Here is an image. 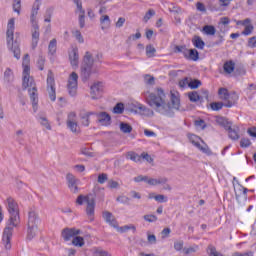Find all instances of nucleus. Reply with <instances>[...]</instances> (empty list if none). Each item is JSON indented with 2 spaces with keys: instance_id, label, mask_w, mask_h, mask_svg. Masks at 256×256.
I'll use <instances>...</instances> for the list:
<instances>
[{
  "instance_id": "nucleus-1",
  "label": "nucleus",
  "mask_w": 256,
  "mask_h": 256,
  "mask_svg": "<svg viewBox=\"0 0 256 256\" xmlns=\"http://www.w3.org/2000/svg\"><path fill=\"white\" fill-rule=\"evenodd\" d=\"M146 101L152 109L165 117H175V111L181 110V95L176 90L170 91L171 104L165 103V92L163 89H158L157 94L150 93Z\"/></svg>"
},
{
  "instance_id": "nucleus-2",
  "label": "nucleus",
  "mask_w": 256,
  "mask_h": 256,
  "mask_svg": "<svg viewBox=\"0 0 256 256\" xmlns=\"http://www.w3.org/2000/svg\"><path fill=\"white\" fill-rule=\"evenodd\" d=\"M30 59L29 54L24 55L22 67H23V81L22 87L23 89H28L30 95V101L32 103V107L34 112H37V105H39V94L37 93V86H35V80L31 77V67L29 66Z\"/></svg>"
},
{
  "instance_id": "nucleus-3",
  "label": "nucleus",
  "mask_w": 256,
  "mask_h": 256,
  "mask_svg": "<svg viewBox=\"0 0 256 256\" xmlns=\"http://www.w3.org/2000/svg\"><path fill=\"white\" fill-rule=\"evenodd\" d=\"M8 211L10 213L9 224L5 227L2 241L5 249H11V237H13V229L19 225V206L13 198L7 199Z\"/></svg>"
},
{
  "instance_id": "nucleus-4",
  "label": "nucleus",
  "mask_w": 256,
  "mask_h": 256,
  "mask_svg": "<svg viewBox=\"0 0 256 256\" xmlns=\"http://www.w3.org/2000/svg\"><path fill=\"white\" fill-rule=\"evenodd\" d=\"M99 189V187H95L93 193H89L86 196L79 195L76 199L78 205L86 203V215L89 217L90 221H93L95 217V199L97 198V191H99Z\"/></svg>"
},
{
  "instance_id": "nucleus-5",
  "label": "nucleus",
  "mask_w": 256,
  "mask_h": 256,
  "mask_svg": "<svg viewBox=\"0 0 256 256\" xmlns=\"http://www.w3.org/2000/svg\"><path fill=\"white\" fill-rule=\"evenodd\" d=\"M15 36V18H11L7 24L6 31V41L7 46L12 51L15 59H21V49L19 48V43L17 41H13Z\"/></svg>"
},
{
  "instance_id": "nucleus-6",
  "label": "nucleus",
  "mask_w": 256,
  "mask_h": 256,
  "mask_svg": "<svg viewBox=\"0 0 256 256\" xmlns=\"http://www.w3.org/2000/svg\"><path fill=\"white\" fill-rule=\"evenodd\" d=\"M94 63H95V60L93 59V55L91 54V52L87 51L83 57L82 65L80 68L81 70L80 77L83 83H86V81H89L92 73H97V71L93 70Z\"/></svg>"
},
{
  "instance_id": "nucleus-7",
  "label": "nucleus",
  "mask_w": 256,
  "mask_h": 256,
  "mask_svg": "<svg viewBox=\"0 0 256 256\" xmlns=\"http://www.w3.org/2000/svg\"><path fill=\"white\" fill-rule=\"evenodd\" d=\"M39 215L35 210H30L28 213V222H27V239L31 241L37 235L39 229Z\"/></svg>"
},
{
  "instance_id": "nucleus-8",
  "label": "nucleus",
  "mask_w": 256,
  "mask_h": 256,
  "mask_svg": "<svg viewBox=\"0 0 256 256\" xmlns=\"http://www.w3.org/2000/svg\"><path fill=\"white\" fill-rule=\"evenodd\" d=\"M218 95L220 99H222V101H226L224 107L228 108L233 107V105H235V103H237L239 99V96H237L235 92L231 94L229 93V90H227V88H219Z\"/></svg>"
},
{
  "instance_id": "nucleus-9",
  "label": "nucleus",
  "mask_w": 256,
  "mask_h": 256,
  "mask_svg": "<svg viewBox=\"0 0 256 256\" xmlns=\"http://www.w3.org/2000/svg\"><path fill=\"white\" fill-rule=\"evenodd\" d=\"M79 75L76 72H72L68 78V93L71 97H75L77 95V87H78Z\"/></svg>"
},
{
  "instance_id": "nucleus-10",
  "label": "nucleus",
  "mask_w": 256,
  "mask_h": 256,
  "mask_svg": "<svg viewBox=\"0 0 256 256\" xmlns=\"http://www.w3.org/2000/svg\"><path fill=\"white\" fill-rule=\"evenodd\" d=\"M47 91L51 101L57 99V94L55 92V78L53 77V71L49 70L47 75Z\"/></svg>"
},
{
  "instance_id": "nucleus-11",
  "label": "nucleus",
  "mask_w": 256,
  "mask_h": 256,
  "mask_svg": "<svg viewBox=\"0 0 256 256\" xmlns=\"http://www.w3.org/2000/svg\"><path fill=\"white\" fill-rule=\"evenodd\" d=\"M66 125L72 133H79V124H77V113L70 112L68 114Z\"/></svg>"
},
{
  "instance_id": "nucleus-12",
  "label": "nucleus",
  "mask_w": 256,
  "mask_h": 256,
  "mask_svg": "<svg viewBox=\"0 0 256 256\" xmlns=\"http://www.w3.org/2000/svg\"><path fill=\"white\" fill-rule=\"evenodd\" d=\"M77 235H81V230L76 228H64L61 232V237L64 241H71V239H75Z\"/></svg>"
},
{
  "instance_id": "nucleus-13",
  "label": "nucleus",
  "mask_w": 256,
  "mask_h": 256,
  "mask_svg": "<svg viewBox=\"0 0 256 256\" xmlns=\"http://www.w3.org/2000/svg\"><path fill=\"white\" fill-rule=\"evenodd\" d=\"M202 93L204 96L199 95V92L197 91H192L188 93V99L191 101V103H203L205 101L204 99H209V91L207 90H202Z\"/></svg>"
},
{
  "instance_id": "nucleus-14",
  "label": "nucleus",
  "mask_w": 256,
  "mask_h": 256,
  "mask_svg": "<svg viewBox=\"0 0 256 256\" xmlns=\"http://www.w3.org/2000/svg\"><path fill=\"white\" fill-rule=\"evenodd\" d=\"M91 99H101L103 96V82H96L90 88Z\"/></svg>"
},
{
  "instance_id": "nucleus-15",
  "label": "nucleus",
  "mask_w": 256,
  "mask_h": 256,
  "mask_svg": "<svg viewBox=\"0 0 256 256\" xmlns=\"http://www.w3.org/2000/svg\"><path fill=\"white\" fill-rule=\"evenodd\" d=\"M66 181L68 183V188L72 193H79V179H77L73 174L68 173L66 175Z\"/></svg>"
},
{
  "instance_id": "nucleus-16",
  "label": "nucleus",
  "mask_w": 256,
  "mask_h": 256,
  "mask_svg": "<svg viewBox=\"0 0 256 256\" xmlns=\"http://www.w3.org/2000/svg\"><path fill=\"white\" fill-rule=\"evenodd\" d=\"M103 219L110 225L111 227H114V229H117L119 227V224L117 223V219H115V216H113V213L109 211H104L102 213Z\"/></svg>"
},
{
  "instance_id": "nucleus-17",
  "label": "nucleus",
  "mask_w": 256,
  "mask_h": 256,
  "mask_svg": "<svg viewBox=\"0 0 256 256\" xmlns=\"http://www.w3.org/2000/svg\"><path fill=\"white\" fill-rule=\"evenodd\" d=\"M32 49H37V45H39V25L32 24Z\"/></svg>"
},
{
  "instance_id": "nucleus-18",
  "label": "nucleus",
  "mask_w": 256,
  "mask_h": 256,
  "mask_svg": "<svg viewBox=\"0 0 256 256\" xmlns=\"http://www.w3.org/2000/svg\"><path fill=\"white\" fill-rule=\"evenodd\" d=\"M69 59L72 67H77L79 65V49L73 48L69 53Z\"/></svg>"
},
{
  "instance_id": "nucleus-19",
  "label": "nucleus",
  "mask_w": 256,
  "mask_h": 256,
  "mask_svg": "<svg viewBox=\"0 0 256 256\" xmlns=\"http://www.w3.org/2000/svg\"><path fill=\"white\" fill-rule=\"evenodd\" d=\"M99 123L101 125H111V115H109L107 112H100L99 114H96Z\"/></svg>"
},
{
  "instance_id": "nucleus-20",
  "label": "nucleus",
  "mask_w": 256,
  "mask_h": 256,
  "mask_svg": "<svg viewBox=\"0 0 256 256\" xmlns=\"http://www.w3.org/2000/svg\"><path fill=\"white\" fill-rule=\"evenodd\" d=\"M39 7H41V3L39 2V0H36L33 4L30 17L32 25H37V21L35 20V18L37 17V13H39Z\"/></svg>"
},
{
  "instance_id": "nucleus-21",
  "label": "nucleus",
  "mask_w": 256,
  "mask_h": 256,
  "mask_svg": "<svg viewBox=\"0 0 256 256\" xmlns=\"http://www.w3.org/2000/svg\"><path fill=\"white\" fill-rule=\"evenodd\" d=\"M136 109H137V112H139L140 115H144V117H153V115H155L153 110L147 108V106H144L142 104H139L136 107Z\"/></svg>"
},
{
  "instance_id": "nucleus-22",
  "label": "nucleus",
  "mask_w": 256,
  "mask_h": 256,
  "mask_svg": "<svg viewBox=\"0 0 256 256\" xmlns=\"http://www.w3.org/2000/svg\"><path fill=\"white\" fill-rule=\"evenodd\" d=\"M192 43L194 47H196V49H200V50L205 49V42L203 41L201 36H194L192 38Z\"/></svg>"
},
{
  "instance_id": "nucleus-23",
  "label": "nucleus",
  "mask_w": 256,
  "mask_h": 256,
  "mask_svg": "<svg viewBox=\"0 0 256 256\" xmlns=\"http://www.w3.org/2000/svg\"><path fill=\"white\" fill-rule=\"evenodd\" d=\"M101 29L105 31V29H109L111 27V19L109 15H103L100 18Z\"/></svg>"
},
{
  "instance_id": "nucleus-24",
  "label": "nucleus",
  "mask_w": 256,
  "mask_h": 256,
  "mask_svg": "<svg viewBox=\"0 0 256 256\" xmlns=\"http://www.w3.org/2000/svg\"><path fill=\"white\" fill-rule=\"evenodd\" d=\"M218 125H221V127H224L226 131H229V129L232 128L233 123H231L227 118L220 117L217 119Z\"/></svg>"
},
{
  "instance_id": "nucleus-25",
  "label": "nucleus",
  "mask_w": 256,
  "mask_h": 256,
  "mask_svg": "<svg viewBox=\"0 0 256 256\" xmlns=\"http://www.w3.org/2000/svg\"><path fill=\"white\" fill-rule=\"evenodd\" d=\"M188 139H189L190 143H192V145H194V147H196V148H198L201 145V141L203 143H205L203 140H201V137H199L195 134H189Z\"/></svg>"
},
{
  "instance_id": "nucleus-26",
  "label": "nucleus",
  "mask_w": 256,
  "mask_h": 256,
  "mask_svg": "<svg viewBox=\"0 0 256 256\" xmlns=\"http://www.w3.org/2000/svg\"><path fill=\"white\" fill-rule=\"evenodd\" d=\"M223 69L225 73H228V75H231V73L235 71V62H233L232 60L225 62L223 65Z\"/></svg>"
},
{
  "instance_id": "nucleus-27",
  "label": "nucleus",
  "mask_w": 256,
  "mask_h": 256,
  "mask_svg": "<svg viewBox=\"0 0 256 256\" xmlns=\"http://www.w3.org/2000/svg\"><path fill=\"white\" fill-rule=\"evenodd\" d=\"M14 79L15 76L13 75V70H11V68H7L4 72V81H6V83H13Z\"/></svg>"
},
{
  "instance_id": "nucleus-28",
  "label": "nucleus",
  "mask_w": 256,
  "mask_h": 256,
  "mask_svg": "<svg viewBox=\"0 0 256 256\" xmlns=\"http://www.w3.org/2000/svg\"><path fill=\"white\" fill-rule=\"evenodd\" d=\"M186 59H190V61H199V52L197 49L188 50V55Z\"/></svg>"
},
{
  "instance_id": "nucleus-29",
  "label": "nucleus",
  "mask_w": 256,
  "mask_h": 256,
  "mask_svg": "<svg viewBox=\"0 0 256 256\" xmlns=\"http://www.w3.org/2000/svg\"><path fill=\"white\" fill-rule=\"evenodd\" d=\"M127 159L134 161V163H141V155L133 151L127 153Z\"/></svg>"
},
{
  "instance_id": "nucleus-30",
  "label": "nucleus",
  "mask_w": 256,
  "mask_h": 256,
  "mask_svg": "<svg viewBox=\"0 0 256 256\" xmlns=\"http://www.w3.org/2000/svg\"><path fill=\"white\" fill-rule=\"evenodd\" d=\"M72 245H74V247H83V245H85V239L76 235L72 240Z\"/></svg>"
},
{
  "instance_id": "nucleus-31",
  "label": "nucleus",
  "mask_w": 256,
  "mask_h": 256,
  "mask_svg": "<svg viewBox=\"0 0 256 256\" xmlns=\"http://www.w3.org/2000/svg\"><path fill=\"white\" fill-rule=\"evenodd\" d=\"M48 51L51 55L57 52V39H52L48 45Z\"/></svg>"
},
{
  "instance_id": "nucleus-32",
  "label": "nucleus",
  "mask_w": 256,
  "mask_h": 256,
  "mask_svg": "<svg viewBox=\"0 0 256 256\" xmlns=\"http://www.w3.org/2000/svg\"><path fill=\"white\" fill-rule=\"evenodd\" d=\"M39 123L42 127H45L48 131H51V124H49V120L45 116L39 117Z\"/></svg>"
},
{
  "instance_id": "nucleus-33",
  "label": "nucleus",
  "mask_w": 256,
  "mask_h": 256,
  "mask_svg": "<svg viewBox=\"0 0 256 256\" xmlns=\"http://www.w3.org/2000/svg\"><path fill=\"white\" fill-rule=\"evenodd\" d=\"M197 149H199V151H201L202 153H204L205 155L211 156L213 155V151H211V148H209V146L207 144H204V146H201V144L197 147Z\"/></svg>"
},
{
  "instance_id": "nucleus-34",
  "label": "nucleus",
  "mask_w": 256,
  "mask_h": 256,
  "mask_svg": "<svg viewBox=\"0 0 256 256\" xmlns=\"http://www.w3.org/2000/svg\"><path fill=\"white\" fill-rule=\"evenodd\" d=\"M203 31L206 35H215L217 30L215 29V26L213 25H206L203 27Z\"/></svg>"
},
{
  "instance_id": "nucleus-35",
  "label": "nucleus",
  "mask_w": 256,
  "mask_h": 256,
  "mask_svg": "<svg viewBox=\"0 0 256 256\" xmlns=\"http://www.w3.org/2000/svg\"><path fill=\"white\" fill-rule=\"evenodd\" d=\"M120 131H122V133H131V131H133V127L125 122H121Z\"/></svg>"
},
{
  "instance_id": "nucleus-36",
  "label": "nucleus",
  "mask_w": 256,
  "mask_h": 256,
  "mask_svg": "<svg viewBox=\"0 0 256 256\" xmlns=\"http://www.w3.org/2000/svg\"><path fill=\"white\" fill-rule=\"evenodd\" d=\"M125 111V105L123 103H117L115 107L113 108V113H116V115H121Z\"/></svg>"
},
{
  "instance_id": "nucleus-37",
  "label": "nucleus",
  "mask_w": 256,
  "mask_h": 256,
  "mask_svg": "<svg viewBox=\"0 0 256 256\" xmlns=\"http://www.w3.org/2000/svg\"><path fill=\"white\" fill-rule=\"evenodd\" d=\"M174 51L175 53H183L184 57L189 55V49H187L185 46H175Z\"/></svg>"
},
{
  "instance_id": "nucleus-38",
  "label": "nucleus",
  "mask_w": 256,
  "mask_h": 256,
  "mask_svg": "<svg viewBox=\"0 0 256 256\" xmlns=\"http://www.w3.org/2000/svg\"><path fill=\"white\" fill-rule=\"evenodd\" d=\"M210 107H211L212 111H221V109H223V107H225V103L213 102L210 104Z\"/></svg>"
},
{
  "instance_id": "nucleus-39",
  "label": "nucleus",
  "mask_w": 256,
  "mask_h": 256,
  "mask_svg": "<svg viewBox=\"0 0 256 256\" xmlns=\"http://www.w3.org/2000/svg\"><path fill=\"white\" fill-rule=\"evenodd\" d=\"M228 135H229V138L232 139V141L239 140V133L237 132V130H235L233 128H230L228 130Z\"/></svg>"
},
{
  "instance_id": "nucleus-40",
  "label": "nucleus",
  "mask_w": 256,
  "mask_h": 256,
  "mask_svg": "<svg viewBox=\"0 0 256 256\" xmlns=\"http://www.w3.org/2000/svg\"><path fill=\"white\" fill-rule=\"evenodd\" d=\"M188 87H190V89H198L201 87V82L200 80H191V78H189Z\"/></svg>"
},
{
  "instance_id": "nucleus-41",
  "label": "nucleus",
  "mask_w": 256,
  "mask_h": 256,
  "mask_svg": "<svg viewBox=\"0 0 256 256\" xmlns=\"http://www.w3.org/2000/svg\"><path fill=\"white\" fill-rule=\"evenodd\" d=\"M80 119H81V123H82V125H84V127H89V124L91 123V121L89 120V115H86L85 113H81Z\"/></svg>"
},
{
  "instance_id": "nucleus-42",
  "label": "nucleus",
  "mask_w": 256,
  "mask_h": 256,
  "mask_svg": "<svg viewBox=\"0 0 256 256\" xmlns=\"http://www.w3.org/2000/svg\"><path fill=\"white\" fill-rule=\"evenodd\" d=\"M13 11L17 13V15H21V0H14Z\"/></svg>"
},
{
  "instance_id": "nucleus-43",
  "label": "nucleus",
  "mask_w": 256,
  "mask_h": 256,
  "mask_svg": "<svg viewBox=\"0 0 256 256\" xmlns=\"http://www.w3.org/2000/svg\"><path fill=\"white\" fill-rule=\"evenodd\" d=\"M156 49L155 47H153V45H147L146 46V55L147 57H155V53H156Z\"/></svg>"
},
{
  "instance_id": "nucleus-44",
  "label": "nucleus",
  "mask_w": 256,
  "mask_h": 256,
  "mask_svg": "<svg viewBox=\"0 0 256 256\" xmlns=\"http://www.w3.org/2000/svg\"><path fill=\"white\" fill-rule=\"evenodd\" d=\"M144 221H147V223H155L157 221V216L153 214H146L143 216Z\"/></svg>"
},
{
  "instance_id": "nucleus-45",
  "label": "nucleus",
  "mask_w": 256,
  "mask_h": 256,
  "mask_svg": "<svg viewBox=\"0 0 256 256\" xmlns=\"http://www.w3.org/2000/svg\"><path fill=\"white\" fill-rule=\"evenodd\" d=\"M37 67L39 71H43L45 69V57L39 56L37 60Z\"/></svg>"
},
{
  "instance_id": "nucleus-46",
  "label": "nucleus",
  "mask_w": 256,
  "mask_h": 256,
  "mask_svg": "<svg viewBox=\"0 0 256 256\" xmlns=\"http://www.w3.org/2000/svg\"><path fill=\"white\" fill-rule=\"evenodd\" d=\"M52 15H53V8H48L46 10V13H45V16H44L45 23H51Z\"/></svg>"
},
{
  "instance_id": "nucleus-47",
  "label": "nucleus",
  "mask_w": 256,
  "mask_h": 256,
  "mask_svg": "<svg viewBox=\"0 0 256 256\" xmlns=\"http://www.w3.org/2000/svg\"><path fill=\"white\" fill-rule=\"evenodd\" d=\"M240 147L243 149H247V147H251V140L249 138H242L240 140Z\"/></svg>"
},
{
  "instance_id": "nucleus-48",
  "label": "nucleus",
  "mask_w": 256,
  "mask_h": 256,
  "mask_svg": "<svg viewBox=\"0 0 256 256\" xmlns=\"http://www.w3.org/2000/svg\"><path fill=\"white\" fill-rule=\"evenodd\" d=\"M195 127H198V129H205L207 127V123H205V120L199 119L194 121Z\"/></svg>"
},
{
  "instance_id": "nucleus-49",
  "label": "nucleus",
  "mask_w": 256,
  "mask_h": 256,
  "mask_svg": "<svg viewBox=\"0 0 256 256\" xmlns=\"http://www.w3.org/2000/svg\"><path fill=\"white\" fill-rule=\"evenodd\" d=\"M78 21L80 29H83L85 27V11H82V14H79Z\"/></svg>"
},
{
  "instance_id": "nucleus-50",
  "label": "nucleus",
  "mask_w": 256,
  "mask_h": 256,
  "mask_svg": "<svg viewBox=\"0 0 256 256\" xmlns=\"http://www.w3.org/2000/svg\"><path fill=\"white\" fill-rule=\"evenodd\" d=\"M74 37L77 39L78 43H84L85 40L83 39V35L81 34V31L76 30L73 32Z\"/></svg>"
},
{
  "instance_id": "nucleus-51",
  "label": "nucleus",
  "mask_w": 256,
  "mask_h": 256,
  "mask_svg": "<svg viewBox=\"0 0 256 256\" xmlns=\"http://www.w3.org/2000/svg\"><path fill=\"white\" fill-rule=\"evenodd\" d=\"M253 29H254L253 25H251V24L246 25L245 29L242 32V35H246V36L251 35L253 33Z\"/></svg>"
},
{
  "instance_id": "nucleus-52",
  "label": "nucleus",
  "mask_w": 256,
  "mask_h": 256,
  "mask_svg": "<svg viewBox=\"0 0 256 256\" xmlns=\"http://www.w3.org/2000/svg\"><path fill=\"white\" fill-rule=\"evenodd\" d=\"M155 16V10L153 9H150L148 10V12L145 14L144 18H143V21L145 23H147V21H149V19H151V17Z\"/></svg>"
},
{
  "instance_id": "nucleus-53",
  "label": "nucleus",
  "mask_w": 256,
  "mask_h": 256,
  "mask_svg": "<svg viewBox=\"0 0 256 256\" xmlns=\"http://www.w3.org/2000/svg\"><path fill=\"white\" fill-rule=\"evenodd\" d=\"M134 181H135V183H141V181H144V183H148L149 176L139 175V176L134 178Z\"/></svg>"
},
{
  "instance_id": "nucleus-54",
  "label": "nucleus",
  "mask_w": 256,
  "mask_h": 256,
  "mask_svg": "<svg viewBox=\"0 0 256 256\" xmlns=\"http://www.w3.org/2000/svg\"><path fill=\"white\" fill-rule=\"evenodd\" d=\"M155 201H158V203H167V197L163 194H158L154 196Z\"/></svg>"
},
{
  "instance_id": "nucleus-55",
  "label": "nucleus",
  "mask_w": 256,
  "mask_h": 256,
  "mask_svg": "<svg viewBox=\"0 0 256 256\" xmlns=\"http://www.w3.org/2000/svg\"><path fill=\"white\" fill-rule=\"evenodd\" d=\"M147 241L150 245H155V243H157V236H155V234H148Z\"/></svg>"
},
{
  "instance_id": "nucleus-56",
  "label": "nucleus",
  "mask_w": 256,
  "mask_h": 256,
  "mask_svg": "<svg viewBox=\"0 0 256 256\" xmlns=\"http://www.w3.org/2000/svg\"><path fill=\"white\" fill-rule=\"evenodd\" d=\"M108 179L109 178H108L106 173L99 174V176H98V183H100V185H103V183H106V181Z\"/></svg>"
},
{
  "instance_id": "nucleus-57",
  "label": "nucleus",
  "mask_w": 256,
  "mask_h": 256,
  "mask_svg": "<svg viewBox=\"0 0 256 256\" xmlns=\"http://www.w3.org/2000/svg\"><path fill=\"white\" fill-rule=\"evenodd\" d=\"M197 11H200L201 13H207V8H205V4L198 2L196 4Z\"/></svg>"
},
{
  "instance_id": "nucleus-58",
  "label": "nucleus",
  "mask_w": 256,
  "mask_h": 256,
  "mask_svg": "<svg viewBox=\"0 0 256 256\" xmlns=\"http://www.w3.org/2000/svg\"><path fill=\"white\" fill-rule=\"evenodd\" d=\"M187 85L189 86V78L186 77L179 81V87H181V89H185Z\"/></svg>"
},
{
  "instance_id": "nucleus-59",
  "label": "nucleus",
  "mask_w": 256,
  "mask_h": 256,
  "mask_svg": "<svg viewBox=\"0 0 256 256\" xmlns=\"http://www.w3.org/2000/svg\"><path fill=\"white\" fill-rule=\"evenodd\" d=\"M141 159H145V161H147L148 163H153V158L151 157V155L143 152L141 155H140Z\"/></svg>"
},
{
  "instance_id": "nucleus-60",
  "label": "nucleus",
  "mask_w": 256,
  "mask_h": 256,
  "mask_svg": "<svg viewBox=\"0 0 256 256\" xmlns=\"http://www.w3.org/2000/svg\"><path fill=\"white\" fill-rule=\"evenodd\" d=\"M248 47H251V49H255V47H256V37L255 36L249 38Z\"/></svg>"
},
{
  "instance_id": "nucleus-61",
  "label": "nucleus",
  "mask_w": 256,
  "mask_h": 256,
  "mask_svg": "<svg viewBox=\"0 0 256 256\" xmlns=\"http://www.w3.org/2000/svg\"><path fill=\"white\" fill-rule=\"evenodd\" d=\"M167 181V177H158L156 178V185H165Z\"/></svg>"
},
{
  "instance_id": "nucleus-62",
  "label": "nucleus",
  "mask_w": 256,
  "mask_h": 256,
  "mask_svg": "<svg viewBox=\"0 0 256 256\" xmlns=\"http://www.w3.org/2000/svg\"><path fill=\"white\" fill-rule=\"evenodd\" d=\"M253 255H254L253 251H248V252H244V253L236 252L234 254V256H253Z\"/></svg>"
},
{
  "instance_id": "nucleus-63",
  "label": "nucleus",
  "mask_w": 256,
  "mask_h": 256,
  "mask_svg": "<svg viewBox=\"0 0 256 256\" xmlns=\"http://www.w3.org/2000/svg\"><path fill=\"white\" fill-rule=\"evenodd\" d=\"M96 256H111V254H109V252H107V251L97 250Z\"/></svg>"
},
{
  "instance_id": "nucleus-64",
  "label": "nucleus",
  "mask_w": 256,
  "mask_h": 256,
  "mask_svg": "<svg viewBox=\"0 0 256 256\" xmlns=\"http://www.w3.org/2000/svg\"><path fill=\"white\" fill-rule=\"evenodd\" d=\"M247 133L250 135V137L256 138V127L249 128Z\"/></svg>"
}]
</instances>
